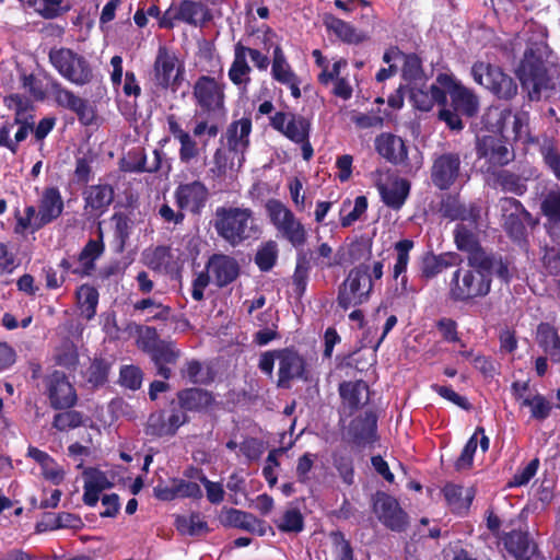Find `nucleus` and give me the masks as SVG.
Returning a JSON list of instances; mask_svg holds the SVG:
<instances>
[{
  "label": "nucleus",
  "instance_id": "nucleus-1",
  "mask_svg": "<svg viewBox=\"0 0 560 560\" xmlns=\"http://www.w3.org/2000/svg\"><path fill=\"white\" fill-rule=\"evenodd\" d=\"M492 277L478 266L467 262L458 267L447 284V298L453 303L469 304L487 296L491 291Z\"/></svg>",
  "mask_w": 560,
  "mask_h": 560
},
{
  "label": "nucleus",
  "instance_id": "nucleus-2",
  "mask_svg": "<svg viewBox=\"0 0 560 560\" xmlns=\"http://www.w3.org/2000/svg\"><path fill=\"white\" fill-rule=\"evenodd\" d=\"M253 214L249 208L219 207L215 210V231L230 245L237 246L257 232Z\"/></svg>",
  "mask_w": 560,
  "mask_h": 560
},
{
  "label": "nucleus",
  "instance_id": "nucleus-3",
  "mask_svg": "<svg viewBox=\"0 0 560 560\" xmlns=\"http://www.w3.org/2000/svg\"><path fill=\"white\" fill-rule=\"evenodd\" d=\"M516 77L522 88L528 91L530 101L538 102L542 92L556 89L555 81L549 74L545 61L532 48L525 50L516 69Z\"/></svg>",
  "mask_w": 560,
  "mask_h": 560
},
{
  "label": "nucleus",
  "instance_id": "nucleus-4",
  "mask_svg": "<svg viewBox=\"0 0 560 560\" xmlns=\"http://www.w3.org/2000/svg\"><path fill=\"white\" fill-rule=\"evenodd\" d=\"M49 62L56 71L72 84L83 86L94 79V71L89 60L70 48H51L48 54Z\"/></svg>",
  "mask_w": 560,
  "mask_h": 560
},
{
  "label": "nucleus",
  "instance_id": "nucleus-5",
  "mask_svg": "<svg viewBox=\"0 0 560 560\" xmlns=\"http://www.w3.org/2000/svg\"><path fill=\"white\" fill-rule=\"evenodd\" d=\"M373 291L370 265L359 264L349 270L338 288L337 304L343 311L368 302Z\"/></svg>",
  "mask_w": 560,
  "mask_h": 560
},
{
  "label": "nucleus",
  "instance_id": "nucleus-6",
  "mask_svg": "<svg viewBox=\"0 0 560 560\" xmlns=\"http://www.w3.org/2000/svg\"><path fill=\"white\" fill-rule=\"evenodd\" d=\"M265 209L271 224L288 243L296 249L306 244L307 231L304 224L281 200L268 199Z\"/></svg>",
  "mask_w": 560,
  "mask_h": 560
},
{
  "label": "nucleus",
  "instance_id": "nucleus-7",
  "mask_svg": "<svg viewBox=\"0 0 560 560\" xmlns=\"http://www.w3.org/2000/svg\"><path fill=\"white\" fill-rule=\"evenodd\" d=\"M470 74L475 83L500 100L510 101L517 94V84L514 79L497 65L478 60L472 63Z\"/></svg>",
  "mask_w": 560,
  "mask_h": 560
},
{
  "label": "nucleus",
  "instance_id": "nucleus-8",
  "mask_svg": "<svg viewBox=\"0 0 560 560\" xmlns=\"http://www.w3.org/2000/svg\"><path fill=\"white\" fill-rule=\"evenodd\" d=\"M184 65L176 54L165 45H160L152 66V82L156 91L176 92L182 84Z\"/></svg>",
  "mask_w": 560,
  "mask_h": 560
},
{
  "label": "nucleus",
  "instance_id": "nucleus-9",
  "mask_svg": "<svg viewBox=\"0 0 560 560\" xmlns=\"http://www.w3.org/2000/svg\"><path fill=\"white\" fill-rule=\"evenodd\" d=\"M502 228L506 235L516 243L526 241L527 225L534 226L536 221L524 205L514 197L499 199Z\"/></svg>",
  "mask_w": 560,
  "mask_h": 560
},
{
  "label": "nucleus",
  "instance_id": "nucleus-10",
  "mask_svg": "<svg viewBox=\"0 0 560 560\" xmlns=\"http://www.w3.org/2000/svg\"><path fill=\"white\" fill-rule=\"evenodd\" d=\"M225 89L226 83L221 77L200 75L192 85L196 105L207 114H224Z\"/></svg>",
  "mask_w": 560,
  "mask_h": 560
},
{
  "label": "nucleus",
  "instance_id": "nucleus-11",
  "mask_svg": "<svg viewBox=\"0 0 560 560\" xmlns=\"http://www.w3.org/2000/svg\"><path fill=\"white\" fill-rule=\"evenodd\" d=\"M464 177L462 166V154L458 151H446L435 153L430 167V179L432 185L446 191L459 183Z\"/></svg>",
  "mask_w": 560,
  "mask_h": 560
},
{
  "label": "nucleus",
  "instance_id": "nucleus-12",
  "mask_svg": "<svg viewBox=\"0 0 560 560\" xmlns=\"http://www.w3.org/2000/svg\"><path fill=\"white\" fill-rule=\"evenodd\" d=\"M372 511L380 523L395 533H404L408 529L410 517L401 508L399 501L384 491H377L372 498Z\"/></svg>",
  "mask_w": 560,
  "mask_h": 560
},
{
  "label": "nucleus",
  "instance_id": "nucleus-13",
  "mask_svg": "<svg viewBox=\"0 0 560 560\" xmlns=\"http://www.w3.org/2000/svg\"><path fill=\"white\" fill-rule=\"evenodd\" d=\"M476 154L478 160H485L487 172L493 173L515 159V153L504 136L483 135L477 137Z\"/></svg>",
  "mask_w": 560,
  "mask_h": 560
},
{
  "label": "nucleus",
  "instance_id": "nucleus-14",
  "mask_svg": "<svg viewBox=\"0 0 560 560\" xmlns=\"http://www.w3.org/2000/svg\"><path fill=\"white\" fill-rule=\"evenodd\" d=\"M44 394L54 410L70 409L77 405V390L65 372L54 370L44 377Z\"/></svg>",
  "mask_w": 560,
  "mask_h": 560
},
{
  "label": "nucleus",
  "instance_id": "nucleus-15",
  "mask_svg": "<svg viewBox=\"0 0 560 560\" xmlns=\"http://www.w3.org/2000/svg\"><path fill=\"white\" fill-rule=\"evenodd\" d=\"M278 380L279 388H291L293 380L307 381L306 360L294 347L278 349Z\"/></svg>",
  "mask_w": 560,
  "mask_h": 560
},
{
  "label": "nucleus",
  "instance_id": "nucleus-16",
  "mask_svg": "<svg viewBox=\"0 0 560 560\" xmlns=\"http://www.w3.org/2000/svg\"><path fill=\"white\" fill-rule=\"evenodd\" d=\"M479 224L458 223L454 229V243L458 250L467 253L471 266L483 267L488 262L486 249L478 237Z\"/></svg>",
  "mask_w": 560,
  "mask_h": 560
},
{
  "label": "nucleus",
  "instance_id": "nucleus-17",
  "mask_svg": "<svg viewBox=\"0 0 560 560\" xmlns=\"http://www.w3.org/2000/svg\"><path fill=\"white\" fill-rule=\"evenodd\" d=\"M436 83L448 92L452 100V106L467 117H474L479 109V101L476 94L468 88L457 82L453 75L439 73Z\"/></svg>",
  "mask_w": 560,
  "mask_h": 560
},
{
  "label": "nucleus",
  "instance_id": "nucleus-18",
  "mask_svg": "<svg viewBox=\"0 0 560 560\" xmlns=\"http://www.w3.org/2000/svg\"><path fill=\"white\" fill-rule=\"evenodd\" d=\"M189 421V417L173 410L171 415L163 409L151 412L144 424V433L151 439L172 438L178 429Z\"/></svg>",
  "mask_w": 560,
  "mask_h": 560
},
{
  "label": "nucleus",
  "instance_id": "nucleus-19",
  "mask_svg": "<svg viewBox=\"0 0 560 560\" xmlns=\"http://www.w3.org/2000/svg\"><path fill=\"white\" fill-rule=\"evenodd\" d=\"M209 198L207 186L200 180L180 183L175 191L174 199L178 210L200 214Z\"/></svg>",
  "mask_w": 560,
  "mask_h": 560
},
{
  "label": "nucleus",
  "instance_id": "nucleus-20",
  "mask_svg": "<svg viewBox=\"0 0 560 560\" xmlns=\"http://www.w3.org/2000/svg\"><path fill=\"white\" fill-rule=\"evenodd\" d=\"M37 209L34 231H39L60 218L65 210V202L59 188L56 186L44 188L38 199Z\"/></svg>",
  "mask_w": 560,
  "mask_h": 560
},
{
  "label": "nucleus",
  "instance_id": "nucleus-21",
  "mask_svg": "<svg viewBox=\"0 0 560 560\" xmlns=\"http://www.w3.org/2000/svg\"><path fill=\"white\" fill-rule=\"evenodd\" d=\"M348 435L353 445L363 448L374 444L377 436V416L373 410H366L351 420L348 428Z\"/></svg>",
  "mask_w": 560,
  "mask_h": 560
},
{
  "label": "nucleus",
  "instance_id": "nucleus-22",
  "mask_svg": "<svg viewBox=\"0 0 560 560\" xmlns=\"http://www.w3.org/2000/svg\"><path fill=\"white\" fill-rule=\"evenodd\" d=\"M180 413L187 412L208 413L217 405L215 396L212 392L201 387H188L176 394Z\"/></svg>",
  "mask_w": 560,
  "mask_h": 560
},
{
  "label": "nucleus",
  "instance_id": "nucleus-23",
  "mask_svg": "<svg viewBox=\"0 0 560 560\" xmlns=\"http://www.w3.org/2000/svg\"><path fill=\"white\" fill-rule=\"evenodd\" d=\"M375 151L386 162L395 166L408 165V147L404 139L390 132H382L375 138Z\"/></svg>",
  "mask_w": 560,
  "mask_h": 560
},
{
  "label": "nucleus",
  "instance_id": "nucleus-24",
  "mask_svg": "<svg viewBox=\"0 0 560 560\" xmlns=\"http://www.w3.org/2000/svg\"><path fill=\"white\" fill-rule=\"evenodd\" d=\"M505 550L516 560H537L538 546L527 532L511 530L502 537Z\"/></svg>",
  "mask_w": 560,
  "mask_h": 560
},
{
  "label": "nucleus",
  "instance_id": "nucleus-25",
  "mask_svg": "<svg viewBox=\"0 0 560 560\" xmlns=\"http://www.w3.org/2000/svg\"><path fill=\"white\" fill-rule=\"evenodd\" d=\"M84 209L95 217L103 215L113 203L115 190L110 184L100 183L88 186L83 192Z\"/></svg>",
  "mask_w": 560,
  "mask_h": 560
},
{
  "label": "nucleus",
  "instance_id": "nucleus-26",
  "mask_svg": "<svg viewBox=\"0 0 560 560\" xmlns=\"http://www.w3.org/2000/svg\"><path fill=\"white\" fill-rule=\"evenodd\" d=\"M462 261L459 255L454 252L434 254L424 253L420 259V277L429 281L439 276L444 269L458 265Z\"/></svg>",
  "mask_w": 560,
  "mask_h": 560
},
{
  "label": "nucleus",
  "instance_id": "nucleus-27",
  "mask_svg": "<svg viewBox=\"0 0 560 560\" xmlns=\"http://www.w3.org/2000/svg\"><path fill=\"white\" fill-rule=\"evenodd\" d=\"M409 101L413 108L420 112H430L435 104L445 106L447 103L446 91L439 83L421 88H411Z\"/></svg>",
  "mask_w": 560,
  "mask_h": 560
},
{
  "label": "nucleus",
  "instance_id": "nucleus-28",
  "mask_svg": "<svg viewBox=\"0 0 560 560\" xmlns=\"http://www.w3.org/2000/svg\"><path fill=\"white\" fill-rule=\"evenodd\" d=\"M152 362L156 368V374L164 380L172 376V370L167 364H175L180 357V351L175 348L173 342L159 340L148 348Z\"/></svg>",
  "mask_w": 560,
  "mask_h": 560
},
{
  "label": "nucleus",
  "instance_id": "nucleus-29",
  "mask_svg": "<svg viewBox=\"0 0 560 560\" xmlns=\"http://www.w3.org/2000/svg\"><path fill=\"white\" fill-rule=\"evenodd\" d=\"M154 161L147 165V155L143 148H132L127 155L121 159L119 166L125 173H156L162 168L163 152L159 149L153 151Z\"/></svg>",
  "mask_w": 560,
  "mask_h": 560
},
{
  "label": "nucleus",
  "instance_id": "nucleus-30",
  "mask_svg": "<svg viewBox=\"0 0 560 560\" xmlns=\"http://www.w3.org/2000/svg\"><path fill=\"white\" fill-rule=\"evenodd\" d=\"M104 250L103 232L100 229L98 238H90L77 256V261L80 266L72 270V275L80 278L92 276L96 269V260L103 255Z\"/></svg>",
  "mask_w": 560,
  "mask_h": 560
},
{
  "label": "nucleus",
  "instance_id": "nucleus-31",
  "mask_svg": "<svg viewBox=\"0 0 560 560\" xmlns=\"http://www.w3.org/2000/svg\"><path fill=\"white\" fill-rule=\"evenodd\" d=\"M339 395L348 415L352 416L360 407L366 404L369 397V386L362 381H345L339 384Z\"/></svg>",
  "mask_w": 560,
  "mask_h": 560
},
{
  "label": "nucleus",
  "instance_id": "nucleus-32",
  "mask_svg": "<svg viewBox=\"0 0 560 560\" xmlns=\"http://www.w3.org/2000/svg\"><path fill=\"white\" fill-rule=\"evenodd\" d=\"M207 269H211L219 288L229 285L240 275L238 262L228 255H212L207 264Z\"/></svg>",
  "mask_w": 560,
  "mask_h": 560
},
{
  "label": "nucleus",
  "instance_id": "nucleus-33",
  "mask_svg": "<svg viewBox=\"0 0 560 560\" xmlns=\"http://www.w3.org/2000/svg\"><path fill=\"white\" fill-rule=\"evenodd\" d=\"M174 18L191 26L205 25L211 19L210 10L201 2L192 0H182L174 9Z\"/></svg>",
  "mask_w": 560,
  "mask_h": 560
},
{
  "label": "nucleus",
  "instance_id": "nucleus-34",
  "mask_svg": "<svg viewBox=\"0 0 560 560\" xmlns=\"http://www.w3.org/2000/svg\"><path fill=\"white\" fill-rule=\"evenodd\" d=\"M381 199L388 208L399 210L410 194V182L406 178H395L390 184L377 185Z\"/></svg>",
  "mask_w": 560,
  "mask_h": 560
},
{
  "label": "nucleus",
  "instance_id": "nucleus-35",
  "mask_svg": "<svg viewBox=\"0 0 560 560\" xmlns=\"http://www.w3.org/2000/svg\"><path fill=\"white\" fill-rule=\"evenodd\" d=\"M443 495L453 513L463 515L468 512L469 506L475 498V489L455 483H446L442 489Z\"/></svg>",
  "mask_w": 560,
  "mask_h": 560
},
{
  "label": "nucleus",
  "instance_id": "nucleus-36",
  "mask_svg": "<svg viewBox=\"0 0 560 560\" xmlns=\"http://www.w3.org/2000/svg\"><path fill=\"white\" fill-rule=\"evenodd\" d=\"M250 132L252 119L249 117L232 121L225 132L229 150L235 153L245 150L249 144Z\"/></svg>",
  "mask_w": 560,
  "mask_h": 560
},
{
  "label": "nucleus",
  "instance_id": "nucleus-37",
  "mask_svg": "<svg viewBox=\"0 0 560 560\" xmlns=\"http://www.w3.org/2000/svg\"><path fill=\"white\" fill-rule=\"evenodd\" d=\"M537 342L552 363H560V336L553 325L542 322L537 326Z\"/></svg>",
  "mask_w": 560,
  "mask_h": 560
},
{
  "label": "nucleus",
  "instance_id": "nucleus-38",
  "mask_svg": "<svg viewBox=\"0 0 560 560\" xmlns=\"http://www.w3.org/2000/svg\"><path fill=\"white\" fill-rule=\"evenodd\" d=\"M330 457L341 481L348 487L354 485L355 469L352 452L346 446H340L331 452Z\"/></svg>",
  "mask_w": 560,
  "mask_h": 560
},
{
  "label": "nucleus",
  "instance_id": "nucleus-39",
  "mask_svg": "<svg viewBox=\"0 0 560 560\" xmlns=\"http://www.w3.org/2000/svg\"><path fill=\"white\" fill-rule=\"evenodd\" d=\"M252 69L244 58L243 44L238 42L234 47V60L229 69L228 75L231 82L246 91L250 82L249 73Z\"/></svg>",
  "mask_w": 560,
  "mask_h": 560
},
{
  "label": "nucleus",
  "instance_id": "nucleus-40",
  "mask_svg": "<svg viewBox=\"0 0 560 560\" xmlns=\"http://www.w3.org/2000/svg\"><path fill=\"white\" fill-rule=\"evenodd\" d=\"M486 257L488 258V262L480 268L490 275V277L494 273L501 282L509 284L516 273V269L511 259L500 254L488 252H486Z\"/></svg>",
  "mask_w": 560,
  "mask_h": 560
},
{
  "label": "nucleus",
  "instance_id": "nucleus-41",
  "mask_svg": "<svg viewBox=\"0 0 560 560\" xmlns=\"http://www.w3.org/2000/svg\"><path fill=\"white\" fill-rule=\"evenodd\" d=\"M494 185L504 192L524 196L527 192V178L509 170H498L493 173Z\"/></svg>",
  "mask_w": 560,
  "mask_h": 560
},
{
  "label": "nucleus",
  "instance_id": "nucleus-42",
  "mask_svg": "<svg viewBox=\"0 0 560 560\" xmlns=\"http://www.w3.org/2000/svg\"><path fill=\"white\" fill-rule=\"evenodd\" d=\"M325 25L328 30L332 31L339 39L347 44L358 45L368 38L364 33L358 32L349 22L332 15L326 18Z\"/></svg>",
  "mask_w": 560,
  "mask_h": 560
},
{
  "label": "nucleus",
  "instance_id": "nucleus-43",
  "mask_svg": "<svg viewBox=\"0 0 560 560\" xmlns=\"http://www.w3.org/2000/svg\"><path fill=\"white\" fill-rule=\"evenodd\" d=\"M311 271V261L305 253H299L292 275V291L296 300L301 301L306 292Z\"/></svg>",
  "mask_w": 560,
  "mask_h": 560
},
{
  "label": "nucleus",
  "instance_id": "nucleus-44",
  "mask_svg": "<svg viewBox=\"0 0 560 560\" xmlns=\"http://www.w3.org/2000/svg\"><path fill=\"white\" fill-rule=\"evenodd\" d=\"M75 298L81 315L88 320L94 318L100 299L97 289L88 283L81 284L75 290Z\"/></svg>",
  "mask_w": 560,
  "mask_h": 560
},
{
  "label": "nucleus",
  "instance_id": "nucleus-45",
  "mask_svg": "<svg viewBox=\"0 0 560 560\" xmlns=\"http://www.w3.org/2000/svg\"><path fill=\"white\" fill-rule=\"evenodd\" d=\"M221 523L225 527H234L247 532H255L256 525L261 526L259 520L252 513L230 508L221 517Z\"/></svg>",
  "mask_w": 560,
  "mask_h": 560
},
{
  "label": "nucleus",
  "instance_id": "nucleus-46",
  "mask_svg": "<svg viewBox=\"0 0 560 560\" xmlns=\"http://www.w3.org/2000/svg\"><path fill=\"white\" fill-rule=\"evenodd\" d=\"M512 108L492 107L487 110L482 117L485 127L494 132V135L503 136L506 124L512 119Z\"/></svg>",
  "mask_w": 560,
  "mask_h": 560
},
{
  "label": "nucleus",
  "instance_id": "nucleus-47",
  "mask_svg": "<svg viewBox=\"0 0 560 560\" xmlns=\"http://www.w3.org/2000/svg\"><path fill=\"white\" fill-rule=\"evenodd\" d=\"M110 363L104 358H94L85 372V381L93 388L104 386L108 381Z\"/></svg>",
  "mask_w": 560,
  "mask_h": 560
},
{
  "label": "nucleus",
  "instance_id": "nucleus-48",
  "mask_svg": "<svg viewBox=\"0 0 560 560\" xmlns=\"http://www.w3.org/2000/svg\"><path fill=\"white\" fill-rule=\"evenodd\" d=\"M271 74L272 78L281 84L291 82L293 75H295L287 61L282 48L279 45L273 48Z\"/></svg>",
  "mask_w": 560,
  "mask_h": 560
},
{
  "label": "nucleus",
  "instance_id": "nucleus-49",
  "mask_svg": "<svg viewBox=\"0 0 560 560\" xmlns=\"http://www.w3.org/2000/svg\"><path fill=\"white\" fill-rule=\"evenodd\" d=\"M311 122L307 118L296 114H290V118L287 122L282 135L292 142L302 141L306 137H310Z\"/></svg>",
  "mask_w": 560,
  "mask_h": 560
},
{
  "label": "nucleus",
  "instance_id": "nucleus-50",
  "mask_svg": "<svg viewBox=\"0 0 560 560\" xmlns=\"http://www.w3.org/2000/svg\"><path fill=\"white\" fill-rule=\"evenodd\" d=\"M175 525L178 532L189 536H199L209 532L208 523L199 513H191L188 517L177 516Z\"/></svg>",
  "mask_w": 560,
  "mask_h": 560
},
{
  "label": "nucleus",
  "instance_id": "nucleus-51",
  "mask_svg": "<svg viewBox=\"0 0 560 560\" xmlns=\"http://www.w3.org/2000/svg\"><path fill=\"white\" fill-rule=\"evenodd\" d=\"M404 63L401 75L405 81L412 83L422 81L424 78L423 62L420 56L415 52L402 55Z\"/></svg>",
  "mask_w": 560,
  "mask_h": 560
},
{
  "label": "nucleus",
  "instance_id": "nucleus-52",
  "mask_svg": "<svg viewBox=\"0 0 560 560\" xmlns=\"http://www.w3.org/2000/svg\"><path fill=\"white\" fill-rule=\"evenodd\" d=\"M415 242L409 238H404L395 243L394 249L396 252V261L393 267V277L398 279L401 275L407 272V267L410 259V250L413 248Z\"/></svg>",
  "mask_w": 560,
  "mask_h": 560
},
{
  "label": "nucleus",
  "instance_id": "nucleus-53",
  "mask_svg": "<svg viewBox=\"0 0 560 560\" xmlns=\"http://www.w3.org/2000/svg\"><path fill=\"white\" fill-rule=\"evenodd\" d=\"M56 364L69 371H75L79 364L78 348L73 341L67 339L56 351Z\"/></svg>",
  "mask_w": 560,
  "mask_h": 560
},
{
  "label": "nucleus",
  "instance_id": "nucleus-54",
  "mask_svg": "<svg viewBox=\"0 0 560 560\" xmlns=\"http://www.w3.org/2000/svg\"><path fill=\"white\" fill-rule=\"evenodd\" d=\"M277 259L278 245L275 241H268L262 244L255 255V264L262 272L271 270L277 264Z\"/></svg>",
  "mask_w": 560,
  "mask_h": 560
},
{
  "label": "nucleus",
  "instance_id": "nucleus-55",
  "mask_svg": "<svg viewBox=\"0 0 560 560\" xmlns=\"http://www.w3.org/2000/svg\"><path fill=\"white\" fill-rule=\"evenodd\" d=\"M192 472H200L198 480L203 485L207 492V499L210 503L219 504L224 500L225 492L223 486L220 482L209 480L201 470H198L194 467H190L188 470H186L185 476L192 478L195 476Z\"/></svg>",
  "mask_w": 560,
  "mask_h": 560
},
{
  "label": "nucleus",
  "instance_id": "nucleus-56",
  "mask_svg": "<svg viewBox=\"0 0 560 560\" xmlns=\"http://www.w3.org/2000/svg\"><path fill=\"white\" fill-rule=\"evenodd\" d=\"M63 410V412H58L54 416L52 427L56 430L63 432L84 424L82 412L73 410L72 408Z\"/></svg>",
  "mask_w": 560,
  "mask_h": 560
},
{
  "label": "nucleus",
  "instance_id": "nucleus-57",
  "mask_svg": "<svg viewBox=\"0 0 560 560\" xmlns=\"http://www.w3.org/2000/svg\"><path fill=\"white\" fill-rule=\"evenodd\" d=\"M276 526L281 533L299 534L304 529V517L298 508L288 509Z\"/></svg>",
  "mask_w": 560,
  "mask_h": 560
},
{
  "label": "nucleus",
  "instance_id": "nucleus-58",
  "mask_svg": "<svg viewBox=\"0 0 560 560\" xmlns=\"http://www.w3.org/2000/svg\"><path fill=\"white\" fill-rule=\"evenodd\" d=\"M522 406L530 408V417L537 421L546 420L551 412V402L541 394L533 397H526L522 400Z\"/></svg>",
  "mask_w": 560,
  "mask_h": 560
},
{
  "label": "nucleus",
  "instance_id": "nucleus-59",
  "mask_svg": "<svg viewBox=\"0 0 560 560\" xmlns=\"http://www.w3.org/2000/svg\"><path fill=\"white\" fill-rule=\"evenodd\" d=\"M373 241L369 237H358L348 247L349 259L352 264H366L372 256Z\"/></svg>",
  "mask_w": 560,
  "mask_h": 560
},
{
  "label": "nucleus",
  "instance_id": "nucleus-60",
  "mask_svg": "<svg viewBox=\"0 0 560 560\" xmlns=\"http://www.w3.org/2000/svg\"><path fill=\"white\" fill-rule=\"evenodd\" d=\"M351 201L349 199L342 202V208L340 211V225L342 228L351 226L355 221H358L363 213L368 210V198L363 195L355 197L353 209L348 214H342L345 208L350 206Z\"/></svg>",
  "mask_w": 560,
  "mask_h": 560
},
{
  "label": "nucleus",
  "instance_id": "nucleus-61",
  "mask_svg": "<svg viewBox=\"0 0 560 560\" xmlns=\"http://www.w3.org/2000/svg\"><path fill=\"white\" fill-rule=\"evenodd\" d=\"M539 153L547 170L560 182V152L552 141L544 143Z\"/></svg>",
  "mask_w": 560,
  "mask_h": 560
},
{
  "label": "nucleus",
  "instance_id": "nucleus-62",
  "mask_svg": "<svg viewBox=\"0 0 560 560\" xmlns=\"http://www.w3.org/2000/svg\"><path fill=\"white\" fill-rule=\"evenodd\" d=\"M94 156L92 153L75 158V166L73 172L74 183L79 185H88L94 175L92 168Z\"/></svg>",
  "mask_w": 560,
  "mask_h": 560
},
{
  "label": "nucleus",
  "instance_id": "nucleus-63",
  "mask_svg": "<svg viewBox=\"0 0 560 560\" xmlns=\"http://www.w3.org/2000/svg\"><path fill=\"white\" fill-rule=\"evenodd\" d=\"M541 212L552 223L560 224V190H550L541 201Z\"/></svg>",
  "mask_w": 560,
  "mask_h": 560
},
{
  "label": "nucleus",
  "instance_id": "nucleus-64",
  "mask_svg": "<svg viewBox=\"0 0 560 560\" xmlns=\"http://www.w3.org/2000/svg\"><path fill=\"white\" fill-rule=\"evenodd\" d=\"M143 373L136 365H122L119 372V384L128 389L137 390L141 387Z\"/></svg>",
  "mask_w": 560,
  "mask_h": 560
}]
</instances>
